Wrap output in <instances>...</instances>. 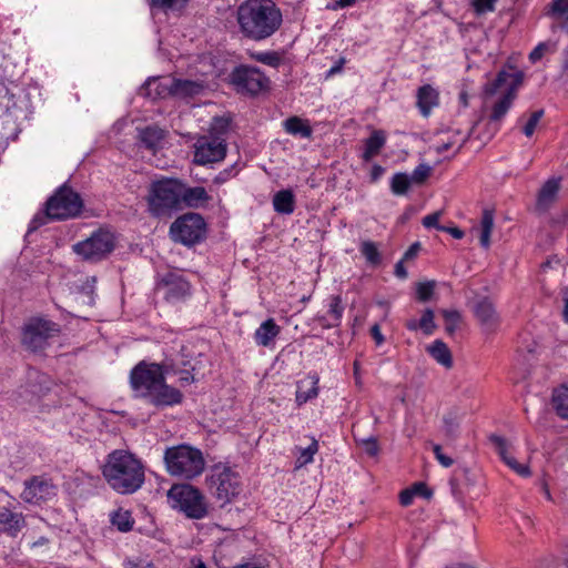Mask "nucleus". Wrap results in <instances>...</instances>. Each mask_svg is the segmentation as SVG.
Instances as JSON below:
<instances>
[{"label": "nucleus", "mask_w": 568, "mask_h": 568, "mask_svg": "<svg viewBox=\"0 0 568 568\" xmlns=\"http://www.w3.org/2000/svg\"><path fill=\"white\" fill-rule=\"evenodd\" d=\"M164 462L169 474L185 479L200 476L205 468L202 452L186 444L166 448Z\"/></svg>", "instance_id": "6"}, {"label": "nucleus", "mask_w": 568, "mask_h": 568, "mask_svg": "<svg viewBox=\"0 0 568 568\" xmlns=\"http://www.w3.org/2000/svg\"><path fill=\"white\" fill-rule=\"evenodd\" d=\"M318 377L308 376L297 383L296 403L303 405L318 395Z\"/></svg>", "instance_id": "30"}, {"label": "nucleus", "mask_w": 568, "mask_h": 568, "mask_svg": "<svg viewBox=\"0 0 568 568\" xmlns=\"http://www.w3.org/2000/svg\"><path fill=\"white\" fill-rule=\"evenodd\" d=\"M164 291V298L170 303L184 301L191 295V284L181 274L175 272L166 273L158 284Z\"/></svg>", "instance_id": "16"}, {"label": "nucleus", "mask_w": 568, "mask_h": 568, "mask_svg": "<svg viewBox=\"0 0 568 568\" xmlns=\"http://www.w3.org/2000/svg\"><path fill=\"white\" fill-rule=\"evenodd\" d=\"M123 568H155L154 564L148 558L132 557L123 561Z\"/></svg>", "instance_id": "49"}, {"label": "nucleus", "mask_w": 568, "mask_h": 568, "mask_svg": "<svg viewBox=\"0 0 568 568\" xmlns=\"http://www.w3.org/2000/svg\"><path fill=\"white\" fill-rule=\"evenodd\" d=\"M166 496L169 505L190 519H203L207 516L209 507L204 495L190 484H174Z\"/></svg>", "instance_id": "7"}, {"label": "nucleus", "mask_w": 568, "mask_h": 568, "mask_svg": "<svg viewBox=\"0 0 568 568\" xmlns=\"http://www.w3.org/2000/svg\"><path fill=\"white\" fill-rule=\"evenodd\" d=\"M230 83L237 93L256 97L268 90L271 81L258 68L240 64L231 71Z\"/></svg>", "instance_id": "11"}, {"label": "nucleus", "mask_w": 568, "mask_h": 568, "mask_svg": "<svg viewBox=\"0 0 568 568\" xmlns=\"http://www.w3.org/2000/svg\"><path fill=\"white\" fill-rule=\"evenodd\" d=\"M494 229V212L491 210H484L480 220V236L479 242L484 248L490 246V235Z\"/></svg>", "instance_id": "35"}, {"label": "nucleus", "mask_w": 568, "mask_h": 568, "mask_svg": "<svg viewBox=\"0 0 568 568\" xmlns=\"http://www.w3.org/2000/svg\"><path fill=\"white\" fill-rule=\"evenodd\" d=\"M433 452L435 454L436 459L444 467H450L454 464L453 458H450L449 456L445 455L443 453L442 447L439 445H434Z\"/></svg>", "instance_id": "54"}, {"label": "nucleus", "mask_w": 568, "mask_h": 568, "mask_svg": "<svg viewBox=\"0 0 568 568\" xmlns=\"http://www.w3.org/2000/svg\"><path fill=\"white\" fill-rule=\"evenodd\" d=\"M115 247V236L112 232L99 229L88 239L73 245V252L88 262H99L105 258Z\"/></svg>", "instance_id": "14"}, {"label": "nucleus", "mask_w": 568, "mask_h": 568, "mask_svg": "<svg viewBox=\"0 0 568 568\" xmlns=\"http://www.w3.org/2000/svg\"><path fill=\"white\" fill-rule=\"evenodd\" d=\"M498 0H473V7L477 14H485L495 11Z\"/></svg>", "instance_id": "50"}, {"label": "nucleus", "mask_w": 568, "mask_h": 568, "mask_svg": "<svg viewBox=\"0 0 568 568\" xmlns=\"http://www.w3.org/2000/svg\"><path fill=\"white\" fill-rule=\"evenodd\" d=\"M182 206L199 207L211 200L203 186L190 187L182 182Z\"/></svg>", "instance_id": "27"}, {"label": "nucleus", "mask_w": 568, "mask_h": 568, "mask_svg": "<svg viewBox=\"0 0 568 568\" xmlns=\"http://www.w3.org/2000/svg\"><path fill=\"white\" fill-rule=\"evenodd\" d=\"M432 168L428 164H419L417 165L412 173V181L422 184L426 181V179L430 175Z\"/></svg>", "instance_id": "48"}, {"label": "nucleus", "mask_w": 568, "mask_h": 568, "mask_svg": "<svg viewBox=\"0 0 568 568\" xmlns=\"http://www.w3.org/2000/svg\"><path fill=\"white\" fill-rule=\"evenodd\" d=\"M221 124L225 129L227 121L215 119L214 125L207 134L201 135L194 143L193 163L197 165H209L222 162L227 153V143L221 134L214 133L215 125Z\"/></svg>", "instance_id": "8"}, {"label": "nucleus", "mask_w": 568, "mask_h": 568, "mask_svg": "<svg viewBox=\"0 0 568 568\" xmlns=\"http://www.w3.org/2000/svg\"><path fill=\"white\" fill-rule=\"evenodd\" d=\"M102 475L110 488L121 495L134 494L145 480L142 462L124 449H115L108 454L102 466Z\"/></svg>", "instance_id": "3"}, {"label": "nucleus", "mask_w": 568, "mask_h": 568, "mask_svg": "<svg viewBox=\"0 0 568 568\" xmlns=\"http://www.w3.org/2000/svg\"><path fill=\"white\" fill-rule=\"evenodd\" d=\"M420 248H422V245L419 242H415L413 243L408 248L407 251L404 253L403 255V260H405L406 262L408 261H412L414 258H416V256L418 255V253L420 252Z\"/></svg>", "instance_id": "56"}, {"label": "nucleus", "mask_w": 568, "mask_h": 568, "mask_svg": "<svg viewBox=\"0 0 568 568\" xmlns=\"http://www.w3.org/2000/svg\"><path fill=\"white\" fill-rule=\"evenodd\" d=\"M406 261L405 260H399L396 264H395V275L398 277V278H402V280H405L408 275L405 266H404V263Z\"/></svg>", "instance_id": "62"}, {"label": "nucleus", "mask_w": 568, "mask_h": 568, "mask_svg": "<svg viewBox=\"0 0 568 568\" xmlns=\"http://www.w3.org/2000/svg\"><path fill=\"white\" fill-rule=\"evenodd\" d=\"M182 182L162 179L151 183L146 197L149 212L156 217L170 215L182 209Z\"/></svg>", "instance_id": "5"}, {"label": "nucleus", "mask_w": 568, "mask_h": 568, "mask_svg": "<svg viewBox=\"0 0 568 568\" xmlns=\"http://www.w3.org/2000/svg\"><path fill=\"white\" fill-rule=\"evenodd\" d=\"M385 172V169L379 164H374L371 171L372 182H376Z\"/></svg>", "instance_id": "63"}, {"label": "nucleus", "mask_w": 568, "mask_h": 568, "mask_svg": "<svg viewBox=\"0 0 568 568\" xmlns=\"http://www.w3.org/2000/svg\"><path fill=\"white\" fill-rule=\"evenodd\" d=\"M274 211L280 214H292L295 210V196L291 190H281L273 196Z\"/></svg>", "instance_id": "33"}, {"label": "nucleus", "mask_w": 568, "mask_h": 568, "mask_svg": "<svg viewBox=\"0 0 568 568\" xmlns=\"http://www.w3.org/2000/svg\"><path fill=\"white\" fill-rule=\"evenodd\" d=\"M281 334V326L274 318L264 321L254 332L253 338L257 346L273 348L277 336Z\"/></svg>", "instance_id": "21"}, {"label": "nucleus", "mask_w": 568, "mask_h": 568, "mask_svg": "<svg viewBox=\"0 0 568 568\" xmlns=\"http://www.w3.org/2000/svg\"><path fill=\"white\" fill-rule=\"evenodd\" d=\"M283 128L286 133L293 136L310 139L313 134V129L308 120L302 119L297 115L287 118L283 122Z\"/></svg>", "instance_id": "28"}, {"label": "nucleus", "mask_w": 568, "mask_h": 568, "mask_svg": "<svg viewBox=\"0 0 568 568\" xmlns=\"http://www.w3.org/2000/svg\"><path fill=\"white\" fill-rule=\"evenodd\" d=\"M60 325L51 320L42 317L30 318L22 328L21 344L32 353L43 351L50 339L59 336Z\"/></svg>", "instance_id": "10"}, {"label": "nucleus", "mask_w": 568, "mask_h": 568, "mask_svg": "<svg viewBox=\"0 0 568 568\" xmlns=\"http://www.w3.org/2000/svg\"><path fill=\"white\" fill-rule=\"evenodd\" d=\"M523 82L524 73L521 71L500 70L494 80L483 87V108L489 111V122L500 123L503 121L517 99Z\"/></svg>", "instance_id": "4"}, {"label": "nucleus", "mask_w": 568, "mask_h": 568, "mask_svg": "<svg viewBox=\"0 0 568 568\" xmlns=\"http://www.w3.org/2000/svg\"><path fill=\"white\" fill-rule=\"evenodd\" d=\"M561 178H550L540 187L536 209L541 212H546L556 202L558 192L560 190Z\"/></svg>", "instance_id": "23"}, {"label": "nucleus", "mask_w": 568, "mask_h": 568, "mask_svg": "<svg viewBox=\"0 0 568 568\" xmlns=\"http://www.w3.org/2000/svg\"><path fill=\"white\" fill-rule=\"evenodd\" d=\"M438 231L447 232L449 233L454 239L460 240L464 237V231H462L459 227L453 226H438Z\"/></svg>", "instance_id": "61"}, {"label": "nucleus", "mask_w": 568, "mask_h": 568, "mask_svg": "<svg viewBox=\"0 0 568 568\" xmlns=\"http://www.w3.org/2000/svg\"><path fill=\"white\" fill-rule=\"evenodd\" d=\"M164 138V131L158 126L149 125L139 131V139L141 143L149 150L159 148Z\"/></svg>", "instance_id": "34"}, {"label": "nucleus", "mask_w": 568, "mask_h": 568, "mask_svg": "<svg viewBox=\"0 0 568 568\" xmlns=\"http://www.w3.org/2000/svg\"><path fill=\"white\" fill-rule=\"evenodd\" d=\"M412 179L405 173L394 174L390 183L392 192L396 195L406 194L410 186Z\"/></svg>", "instance_id": "43"}, {"label": "nucleus", "mask_w": 568, "mask_h": 568, "mask_svg": "<svg viewBox=\"0 0 568 568\" xmlns=\"http://www.w3.org/2000/svg\"><path fill=\"white\" fill-rule=\"evenodd\" d=\"M490 442L495 445L498 455L500 456L501 460L515 473L520 475L521 477H529L530 476V469L527 465L520 464L516 460V458L511 455L509 452V445L507 440L504 437L491 435Z\"/></svg>", "instance_id": "18"}, {"label": "nucleus", "mask_w": 568, "mask_h": 568, "mask_svg": "<svg viewBox=\"0 0 568 568\" xmlns=\"http://www.w3.org/2000/svg\"><path fill=\"white\" fill-rule=\"evenodd\" d=\"M426 352L444 368L450 369L453 367V354L447 344L442 339H435L426 347Z\"/></svg>", "instance_id": "26"}, {"label": "nucleus", "mask_w": 568, "mask_h": 568, "mask_svg": "<svg viewBox=\"0 0 568 568\" xmlns=\"http://www.w3.org/2000/svg\"><path fill=\"white\" fill-rule=\"evenodd\" d=\"M438 141L433 145V150L437 154H444L445 152L455 148L453 155H456L464 144L468 141L470 132H462L459 130H446L437 133Z\"/></svg>", "instance_id": "17"}, {"label": "nucleus", "mask_w": 568, "mask_h": 568, "mask_svg": "<svg viewBox=\"0 0 568 568\" xmlns=\"http://www.w3.org/2000/svg\"><path fill=\"white\" fill-rule=\"evenodd\" d=\"M552 406L558 416L568 419V386L561 385L554 390Z\"/></svg>", "instance_id": "36"}, {"label": "nucleus", "mask_w": 568, "mask_h": 568, "mask_svg": "<svg viewBox=\"0 0 568 568\" xmlns=\"http://www.w3.org/2000/svg\"><path fill=\"white\" fill-rule=\"evenodd\" d=\"M386 143V134L382 130H374L372 134L365 140V149L362 159L369 162L373 158L379 154L381 150Z\"/></svg>", "instance_id": "29"}, {"label": "nucleus", "mask_w": 568, "mask_h": 568, "mask_svg": "<svg viewBox=\"0 0 568 568\" xmlns=\"http://www.w3.org/2000/svg\"><path fill=\"white\" fill-rule=\"evenodd\" d=\"M343 313H344V306H343L341 295H332L329 297V305H328V315L331 317V322H326L325 317H321L320 322H321L322 326L326 327V328L337 327L341 324Z\"/></svg>", "instance_id": "32"}, {"label": "nucleus", "mask_w": 568, "mask_h": 568, "mask_svg": "<svg viewBox=\"0 0 568 568\" xmlns=\"http://www.w3.org/2000/svg\"><path fill=\"white\" fill-rule=\"evenodd\" d=\"M549 50H550V45L548 43H546V42H541L529 53V60L532 63H536Z\"/></svg>", "instance_id": "53"}, {"label": "nucleus", "mask_w": 568, "mask_h": 568, "mask_svg": "<svg viewBox=\"0 0 568 568\" xmlns=\"http://www.w3.org/2000/svg\"><path fill=\"white\" fill-rule=\"evenodd\" d=\"M171 88L173 89V97L189 99L201 95L205 90V83L203 81L173 78Z\"/></svg>", "instance_id": "25"}, {"label": "nucleus", "mask_w": 568, "mask_h": 568, "mask_svg": "<svg viewBox=\"0 0 568 568\" xmlns=\"http://www.w3.org/2000/svg\"><path fill=\"white\" fill-rule=\"evenodd\" d=\"M475 316L479 321L483 328L493 332L499 324V316L491 301L481 298L474 307Z\"/></svg>", "instance_id": "19"}, {"label": "nucleus", "mask_w": 568, "mask_h": 568, "mask_svg": "<svg viewBox=\"0 0 568 568\" xmlns=\"http://www.w3.org/2000/svg\"><path fill=\"white\" fill-rule=\"evenodd\" d=\"M207 485L211 494L221 505L231 503L242 489L239 474L232 467L223 464L212 467Z\"/></svg>", "instance_id": "9"}, {"label": "nucleus", "mask_w": 568, "mask_h": 568, "mask_svg": "<svg viewBox=\"0 0 568 568\" xmlns=\"http://www.w3.org/2000/svg\"><path fill=\"white\" fill-rule=\"evenodd\" d=\"M440 313L445 321L446 333L453 335L462 321L460 313L456 310H443Z\"/></svg>", "instance_id": "42"}, {"label": "nucleus", "mask_w": 568, "mask_h": 568, "mask_svg": "<svg viewBox=\"0 0 568 568\" xmlns=\"http://www.w3.org/2000/svg\"><path fill=\"white\" fill-rule=\"evenodd\" d=\"M235 173H234V166H231L229 169H225L223 171H221L213 180V182L215 184H223L225 183L227 180H230L232 176H234Z\"/></svg>", "instance_id": "57"}, {"label": "nucleus", "mask_w": 568, "mask_h": 568, "mask_svg": "<svg viewBox=\"0 0 568 568\" xmlns=\"http://www.w3.org/2000/svg\"><path fill=\"white\" fill-rule=\"evenodd\" d=\"M419 329L424 332L425 335H432L436 329V324L434 322V312L430 308H426L418 321Z\"/></svg>", "instance_id": "45"}, {"label": "nucleus", "mask_w": 568, "mask_h": 568, "mask_svg": "<svg viewBox=\"0 0 568 568\" xmlns=\"http://www.w3.org/2000/svg\"><path fill=\"white\" fill-rule=\"evenodd\" d=\"M111 523L122 532L131 531L134 519L129 510L118 509L111 515Z\"/></svg>", "instance_id": "37"}, {"label": "nucleus", "mask_w": 568, "mask_h": 568, "mask_svg": "<svg viewBox=\"0 0 568 568\" xmlns=\"http://www.w3.org/2000/svg\"><path fill=\"white\" fill-rule=\"evenodd\" d=\"M359 251L365 257L366 262L372 266H377L382 262V255L378 245L373 241H363Z\"/></svg>", "instance_id": "38"}, {"label": "nucleus", "mask_w": 568, "mask_h": 568, "mask_svg": "<svg viewBox=\"0 0 568 568\" xmlns=\"http://www.w3.org/2000/svg\"><path fill=\"white\" fill-rule=\"evenodd\" d=\"M462 416L457 410H450L444 416L445 433L449 437L456 436L459 428Z\"/></svg>", "instance_id": "44"}, {"label": "nucleus", "mask_w": 568, "mask_h": 568, "mask_svg": "<svg viewBox=\"0 0 568 568\" xmlns=\"http://www.w3.org/2000/svg\"><path fill=\"white\" fill-rule=\"evenodd\" d=\"M170 78H153L149 79L140 89V94L150 99H164L173 97V89L171 88Z\"/></svg>", "instance_id": "24"}, {"label": "nucleus", "mask_w": 568, "mask_h": 568, "mask_svg": "<svg viewBox=\"0 0 568 568\" xmlns=\"http://www.w3.org/2000/svg\"><path fill=\"white\" fill-rule=\"evenodd\" d=\"M440 215H442V212H439V211L428 214L423 217L422 223L427 229L435 227L438 230V226H440L438 223Z\"/></svg>", "instance_id": "55"}, {"label": "nucleus", "mask_w": 568, "mask_h": 568, "mask_svg": "<svg viewBox=\"0 0 568 568\" xmlns=\"http://www.w3.org/2000/svg\"><path fill=\"white\" fill-rule=\"evenodd\" d=\"M416 105L420 114L429 116L433 109L439 105V92L430 84H424L417 89Z\"/></svg>", "instance_id": "22"}, {"label": "nucleus", "mask_w": 568, "mask_h": 568, "mask_svg": "<svg viewBox=\"0 0 568 568\" xmlns=\"http://www.w3.org/2000/svg\"><path fill=\"white\" fill-rule=\"evenodd\" d=\"M364 448L365 453L369 456H376L378 454L379 447L377 439L373 436L367 438H362L357 440Z\"/></svg>", "instance_id": "51"}, {"label": "nucleus", "mask_w": 568, "mask_h": 568, "mask_svg": "<svg viewBox=\"0 0 568 568\" xmlns=\"http://www.w3.org/2000/svg\"><path fill=\"white\" fill-rule=\"evenodd\" d=\"M282 22V12L272 0H245L237 8L240 31L253 41L268 39Z\"/></svg>", "instance_id": "2"}, {"label": "nucleus", "mask_w": 568, "mask_h": 568, "mask_svg": "<svg viewBox=\"0 0 568 568\" xmlns=\"http://www.w3.org/2000/svg\"><path fill=\"white\" fill-rule=\"evenodd\" d=\"M182 365L184 366V368H180L175 364L169 365L170 374L172 373V374L179 375L180 376L179 382L181 385H189L195 381L194 374H193L194 367L191 366L190 368H187L186 366H189V363H186L184 361L182 362Z\"/></svg>", "instance_id": "41"}, {"label": "nucleus", "mask_w": 568, "mask_h": 568, "mask_svg": "<svg viewBox=\"0 0 568 568\" xmlns=\"http://www.w3.org/2000/svg\"><path fill=\"white\" fill-rule=\"evenodd\" d=\"M83 207L80 195L71 187L62 185L45 203V217L67 220L75 217Z\"/></svg>", "instance_id": "13"}, {"label": "nucleus", "mask_w": 568, "mask_h": 568, "mask_svg": "<svg viewBox=\"0 0 568 568\" xmlns=\"http://www.w3.org/2000/svg\"><path fill=\"white\" fill-rule=\"evenodd\" d=\"M410 489L414 491L415 496H420L424 498H429L432 496V491L424 483H416Z\"/></svg>", "instance_id": "58"}, {"label": "nucleus", "mask_w": 568, "mask_h": 568, "mask_svg": "<svg viewBox=\"0 0 568 568\" xmlns=\"http://www.w3.org/2000/svg\"><path fill=\"white\" fill-rule=\"evenodd\" d=\"M371 335L374 338V341H375L377 346H381L384 343V341H385L378 324H374L372 326Z\"/></svg>", "instance_id": "60"}, {"label": "nucleus", "mask_w": 568, "mask_h": 568, "mask_svg": "<svg viewBox=\"0 0 568 568\" xmlns=\"http://www.w3.org/2000/svg\"><path fill=\"white\" fill-rule=\"evenodd\" d=\"M546 14L558 22V27L568 33V0H552Z\"/></svg>", "instance_id": "31"}, {"label": "nucleus", "mask_w": 568, "mask_h": 568, "mask_svg": "<svg viewBox=\"0 0 568 568\" xmlns=\"http://www.w3.org/2000/svg\"><path fill=\"white\" fill-rule=\"evenodd\" d=\"M187 0H150L151 4L162 9L182 7Z\"/></svg>", "instance_id": "52"}, {"label": "nucleus", "mask_w": 568, "mask_h": 568, "mask_svg": "<svg viewBox=\"0 0 568 568\" xmlns=\"http://www.w3.org/2000/svg\"><path fill=\"white\" fill-rule=\"evenodd\" d=\"M248 55L254 61L272 68H277L282 62V57L276 51L250 52Z\"/></svg>", "instance_id": "39"}, {"label": "nucleus", "mask_w": 568, "mask_h": 568, "mask_svg": "<svg viewBox=\"0 0 568 568\" xmlns=\"http://www.w3.org/2000/svg\"><path fill=\"white\" fill-rule=\"evenodd\" d=\"M435 282H424L417 285L416 294L420 302H427L434 294Z\"/></svg>", "instance_id": "46"}, {"label": "nucleus", "mask_w": 568, "mask_h": 568, "mask_svg": "<svg viewBox=\"0 0 568 568\" xmlns=\"http://www.w3.org/2000/svg\"><path fill=\"white\" fill-rule=\"evenodd\" d=\"M415 497L414 491L409 489H405L399 494V501L402 506H409L413 503V499Z\"/></svg>", "instance_id": "59"}, {"label": "nucleus", "mask_w": 568, "mask_h": 568, "mask_svg": "<svg viewBox=\"0 0 568 568\" xmlns=\"http://www.w3.org/2000/svg\"><path fill=\"white\" fill-rule=\"evenodd\" d=\"M26 525V517L22 513H14L7 507L0 510V532L16 538Z\"/></svg>", "instance_id": "20"}, {"label": "nucleus", "mask_w": 568, "mask_h": 568, "mask_svg": "<svg viewBox=\"0 0 568 568\" xmlns=\"http://www.w3.org/2000/svg\"><path fill=\"white\" fill-rule=\"evenodd\" d=\"M544 116V110H537L530 114L529 120L525 124L523 132L526 136H531L536 130L537 124L539 123L540 119Z\"/></svg>", "instance_id": "47"}, {"label": "nucleus", "mask_w": 568, "mask_h": 568, "mask_svg": "<svg viewBox=\"0 0 568 568\" xmlns=\"http://www.w3.org/2000/svg\"><path fill=\"white\" fill-rule=\"evenodd\" d=\"M318 452V442L313 438L312 443L306 448L300 449V455L296 458V468L304 467L314 459V455Z\"/></svg>", "instance_id": "40"}, {"label": "nucleus", "mask_w": 568, "mask_h": 568, "mask_svg": "<svg viewBox=\"0 0 568 568\" xmlns=\"http://www.w3.org/2000/svg\"><path fill=\"white\" fill-rule=\"evenodd\" d=\"M57 496V486L50 478L32 476L24 481L20 498L28 504L40 505Z\"/></svg>", "instance_id": "15"}, {"label": "nucleus", "mask_w": 568, "mask_h": 568, "mask_svg": "<svg viewBox=\"0 0 568 568\" xmlns=\"http://www.w3.org/2000/svg\"><path fill=\"white\" fill-rule=\"evenodd\" d=\"M189 568H207V566L201 557L194 556L190 559Z\"/></svg>", "instance_id": "64"}, {"label": "nucleus", "mask_w": 568, "mask_h": 568, "mask_svg": "<svg viewBox=\"0 0 568 568\" xmlns=\"http://www.w3.org/2000/svg\"><path fill=\"white\" fill-rule=\"evenodd\" d=\"M168 374L169 364L140 361L129 375L133 397L158 409L181 405L184 395L179 388L166 383Z\"/></svg>", "instance_id": "1"}, {"label": "nucleus", "mask_w": 568, "mask_h": 568, "mask_svg": "<svg viewBox=\"0 0 568 568\" xmlns=\"http://www.w3.org/2000/svg\"><path fill=\"white\" fill-rule=\"evenodd\" d=\"M170 234L174 242L193 246L205 239L206 223L199 213H185L171 224Z\"/></svg>", "instance_id": "12"}]
</instances>
